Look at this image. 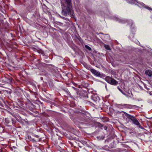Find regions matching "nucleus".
<instances>
[{
    "mask_svg": "<svg viewBox=\"0 0 152 152\" xmlns=\"http://www.w3.org/2000/svg\"><path fill=\"white\" fill-rule=\"evenodd\" d=\"M104 129L105 130H106L107 129V127L105 126L104 127Z\"/></svg>",
    "mask_w": 152,
    "mask_h": 152,
    "instance_id": "obj_28",
    "label": "nucleus"
},
{
    "mask_svg": "<svg viewBox=\"0 0 152 152\" xmlns=\"http://www.w3.org/2000/svg\"><path fill=\"white\" fill-rule=\"evenodd\" d=\"M82 64L88 70H90L91 69V66L89 65H88L85 62L82 63Z\"/></svg>",
    "mask_w": 152,
    "mask_h": 152,
    "instance_id": "obj_6",
    "label": "nucleus"
},
{
    "mask_svg": "<svg viewBox=\"0 0 152 152\" xmlns=\"http://www.w3.org/2000/svg\"><path fill=\"white\" fill-rule=\"evenodd\" d=\"M7 81L8 83H11L12 81V78L11 77H9L8 78H7Z\"/></svg>",
    "mask_w": 152,
    "mask_h": 152,
    "instance_id": "obj_13",
    "label": "nucleus"
},
{
    "mask_svg": "<svg viewBox=\"0 0 152 152\" xmlns=\"http://www.w3.org/2000/svg\"><path fill=\"white\" fill-rule=\"evenodd\" d=\"M81 143L84 145H86L87 146H88V145L86 141L82 140L81 141Z\"/></svg>",
    "mask_w": 152,
    "mask_h": 152,
    "instance_id": "obj_14",
    "label": "nucleus"
},
{
    "mask_svg": "<svg viewBox=\"0 0 152 152\" xmlns=\"http://www.w3.org/2000/svg\"><path fill=\"white\" fill-rule=\"evenodd\" d=\"M104 47L105 49L107 50H111V48L110 46L107 45H106L105 44H104Z\"/></svg>",
    "mask_w": 152,
    "mask_h": 152,
    "instance_id": "obj_11",
    "label": "nucleus"
},
{
    "mask_svg": "<svg viewBox=\"0 0 152 152\" xmlns=\"http://www.w3.org/2000/svg\"><path fill=\"white\" fill-rule=\"evenodd\" d=\"M81 94H82V96H83V94L82 93Z\"/></svg>",
    "mask_w": 152,
    "mask_h": 152,
    "instance_id": "obj_33",
    "label": "nucleus"
},
{
    "mask_svg": "<svg viewBox=\"0 0 152 152\" xmlns=\"http://www.w3.org/2000/svg\"><path fill=\"white\" fill-rule=\"evenodd\" d=\"M67 5L65 6L61 2L62 7V14L65 16L70 15L71 13V9L72 8V0H65Z\"/></svg>",
    "mask_w": 152,
    "mask_h": 152,
    "instance_id": "obj_1",
    "label": "nucleus"
},
{
    "mask_svg": "<svg viewBox=\"0 0 152 152\" xmlns=\"http://www.w3.org/2000/svg\"><path fill=\"white\" fill-rule=\"evenodd\" d=\"M145 8L149 10H152V9L151 7L147 6L145 7Z\"/></svg>",
    "mask_w": 152,
    "mask_h": 152,
    "instance_id": "obj_23",
    "label": "nucleus"
},
{
    "mask_svg": "<svg viewBox=\"0 0 152 152\" xmlns=\"http://www.w3.org/2000/svg\"><path fill=\"white\" fill-rule=\"evenodd\" d=\"M118 82L116 80L112 78L110 84L114 86H116L118 85Z\"/></svg>",
    "mask_w": 152,
    "mask_h": 152,
    "instance_id": "obj_5",
    "label": "nucleus"
},
{
    "mask_svg": "<svg viewBox=\"0 0 152 152\" xmlns=\"http://www.w3.org/2000/svg\"><path fill=\"white\" fill-rule=\"evenodd\" d=\"M5 122L7 124H9L10 123V120L8 118H6L5 119Z\"/></svg>",
    "mask_w": 152,
    "mask_h": 152,
    "instance_id": "obj_18",
    "label": "nucleus"
},
{
    "mask_svg": "<svg viewBox=\"0 0 152 152\" xmlns=\"http://www.w3.org/2000/svg\"><path fill=\"white\" fill-rule=\"evenodd\" d=\"M149 94L150 95H152V92H150L149 93Z\"/></svg>",
    "mask_w": 152,
    "mask_h": 152,
    "instance_id": "obj_27",
    "label": "nucleus"
},
{
    "mask_svg": "<svg viewBox=\"0 0 152 152\" xmlns=\"http://www.w3.org/2000/svg\"><path fill=\"white\" fill-rule=\"evenodd\" d=\"M104 137H101V139H102V140H103L104 139Z\"/></svg>",
    "mask_w": 152,
    "mask_h": 152,
    "instance_id": "obj_25",
    "label": "nucleus"
},
{
    "mask_svg": "<svg viewBox=\"0 0 152 152\" xmlns=\"http://www.w3.org/2000/svg\"><path fill=\"white\" fill-rule=\"evenodd\" d=\"M72 88L74 90H75V91H76L77 93V95H78V93L79 92V91H79L78 89L77 88H76L74 87H73Z\"/></svg>",
    "mask_w": 152,
    "mask_h": 152,
    "instance_id": "obj_20",
    "label": "nucleus"
},
{
    "mask_svg": "<svg viewBox=\"0 0 152 152\" xmlns=\"http://www.w3.org/2000/svg\"><path fill=\"white\" fill-rule=\"evenodd\" d=\"M85 48L89 51L91 50V48L88 46L87 45H85Z\"/></svg>",
    "mask_w": 152,
    "mask_h": 152,
    "instance_id": "obj_15",
    "label": "nucleus"
},
{
    "mask_svg": "<svg viewBox=\"0 0 152 152\" xmlns=\"http://www.w3.org/2000/svg\"><path fill=\"white\" fill-rule=\"evenodd\" d=\"M112 77L109 76H107L105 78V80L109 84L110 83Z\"/></svg>",
    "mask_w": 152,
    "mask_h": 152,
    "instance_id": "obj_7",
    "label": "nucleus"
},
{
    "mask_svg": "<svg viewBox=\"0 0 152 152\" xmlns=\"http://www.w3.org/2000/svg\"><path fill=\"white\" fill-rule=\"evenodd\" d=\"M11 121L12 122V124H15L16 122L15 119V118H11Z\"/></svg>",
    "mask_w": 152,
    "mask_h": 152,
    "instance_id": "obj_17",
    "label": "nucleus"
},
{
    "mask_svg": "<svg viewBox=\"0 0 152 152\" xmlns=\"http://www.w3.org/2000/svg\"><path fill=\"white\" fill-rule=\"evenodd\" d=\"M122 106L124 107H125L128 108H131L134 105L128 104H123L121 105Z\"/></svg>",
    "mask_w": 152,
    "mask_h": 152,
    "instance_id": "obj_9",
    "label": "nucleus"
},
{
    "mask_svg": "<svg viewBox=\"0 0 152 152\" xmlns=\"http://www.w3.org/2000/svg\"><path fill=\"white\" fill-rule=\"evenodd\" d=\"M129 25H130V27H132L133 24L132 21L131 20H130L129 21Z\"/></svg>",
    "mask_w": 152,
    "mask_h": 152,
    "instance_id": "obj_21",
    "label": "nucleus"
},
{
    "mask_svg": "<svg viewBox=\"0 0 152 152\" xmlns=\"http://www.w3.org/2000/svg\"><path fill=\"white\" fill-rule=\"evenodd\" d=\"M105 149L107 151H109V150L108 148H105Z\"/></svg>",
    "mask_w": 152,
    "mask_h": 152,
    "instance_id": "obj_26",
    "label": "nucleus"
},
{
    "mask_svg": "<svg viewBox=\"0 0 152 152\" xmlns=\"http://www.w3.org/2000/svg\"><path fill=\"white\" fill-rule=\"evenodd\" d=\"M90 71L92 74H94L95 76L97 77H99V76H100V72L99 71H97L95 69L91 68Z\"/></svg>",
    "mask_w": 152,
    "mask_h": 152,
    "instance_id": "obj_3",
    "label": "nucleus"
},
{
    "mask_svg": "<svg viewBox=\"0 0 152 152\" xmlns=\"http://www.w3.org/2000/svg\"><path fill=\"white\" fill-rule=\"evenodd\" d=\"M10 113L11 115H12L13 116H14L15 118H16V116L13 113H12L10 112Z\"/></svg>",
    "mask_w": 152,
    "mask_h": 152,
    "instance_id": "obj_24",
    "label": "nucleus"
},
{
    "mask_svg": "<svg viewBox=\"0 0 152 152\" xmlns=\"http://www.w3.org/2000/svg\"><path fill=\"white\" fill-rule=\"evenodd\" d=\"M42 65L43 66H44L45 67H48V66H52V64H47L45 63H43Z\"/></svg>",
    "mask_w": 152,
    "mask_h": 152,
    "instance_id": "obj_19",
    "label": "nucleus"
},
{
    "mask_svg": "<svg viewBox=\"0 0 152 152\" xmlns=\"http://www.w3.org/2000/svg\"><path fill=\"white\" fill-rule=\"evenodd\" d=\"M99 77H100L105 79V77H106V76L105 75L103 74H101L100 73V76H99Z\"/></svg>",
    "mask_w": 152,
    "mask_h": 152,
    "instance_id": "obj_16",
    "label": "nucleus"
},
{
    "mask_svg": "<svg viewBox=\"0 0 152 152\" xmlns=\"http://www.w3.org/2000/svg\"><path fill=\"white\" fill-rule=\"evenodd\" d=\"M124 113L127 118L131 120L132 121L133 124L138 126L139 128L141 129H143L142 126H141L139 122L135 117L125 112H124Z\"/></svg>",
    "mask_w": 152,
    "mask_h": 152,
    "instance_id": "obj_2",
    "label": "nucleus"
},
{
    "mask_svg": "<svg viewBox=\"0 0 152 152\" xmlns=\"http://www.w3.org/2000/svg\"><path fill=\"white\" fill-rule=\"evenodd\" d=\"M45 61H46V62L47 63L49 62L48 61L45 60Z\"/></svg>",
    "mask_w": 152,
    "mask_h": 152,
    "instance_id": "obj_29",
    "label": "nucleus"
},
{
    "mask_svg": "<svg viewBox=\"0 0 152 152\" xmlns=\"http://www.w3.org/2000/svg\"><path fill=\"white\" fill-rule=\"evenodd\" d=\"M113 58H106V59L107 61H108L109 60L110 61V63L113 64H119V62H118L117 60H115Z\"/></svg>",
    "mask_w": 152,
    "mask_h": 152,
    "instance_id": "obj_4",
    "label": "nucleus"
},
{
    "mask_svg": "<svg viewBox=\"0 0 152 152\" xmlns=\"http://www.w3.org/2000/svg\"><path fill=\"white\" fill-rule=\"evenodd\" d=\"M37 60H38V63H40V62H39L40 60H39V59H38Z\"/></svg>",
    "mask_w": 152,
    "mask_h": 152,
    "instance_id": "obj_31",
    "label": "nucleus"
},
{
    "mask_svg": "<svg viewBox=\"0 0 152 152\" xmlns=\"http://www.w3.org/2000/svg\"><path fill=\"white\" fill-rule=\"evenodd\" d=\"M105 87L106 89L107 90V85H106H106H105Z\"/></svg>",
    "mask_w": 152,
    "mask_h": 152,
    "instance_id": "obj_30",
    "label": "nucleus"
},
{
    "mask_svg": "<svg viewBox=\"0 0 152 152\" xmlns=\"http://www.w3.org/2000/svg\"><path fill=\"white\" fill-rule=\"evenodd\" d=\"M81 117H84L85 118H83L82 120V121H85L86 120V115L85 113H81L80 114Z\"/></svg>",
    "mask_w": 152,
    "mask_h": 152,
    "instance_id": "obj_12",
    "label": "nucleus"
},
{
    "mask_svg": "<svg viewBox=\"0 0 152 152\" xmlns=\"http://www.w3.org/2000/svg\"><path fill=\"white\" fill-rule=\"evenodd\" d=\"M91 98L92 100L94 101H97L98 97L95 94L92 95L91 96Z\"/></svg>",
    "mask_w": 152,
    "mask_h": 152,
    "instance_id": "obj_8",
    "label": "nucleus"
},
{
    "mask_svg": "<svg viewBox=\"0 0 152 152\" xmlns=\"http://www.w3.org/2000/svg\"><path fill=\"white\" fill-rule=\"evenodd\" d=\"M118 89L122 93V94H123L124 95H126V94L124 93L123 91L121 90L120 88H118Z\"/></svg>",
    "mask_w": 152,
    "mask_h": 152,
    "instance_id": "obj_22",
    "label": "nucleus"
},
{
    "mask_svg": "<svg viewBox=\"0 0 152 152\" xmlns=\"http://www.w3.org/2000/svg\"><path fill=\"white\" fill-rule=\"evenodd\" d=\"M145 73L149 76H151L152 75V71L151 70H148L145 71Z\"/></svg>",
    "mask_w": 152,
    "mask_h": 152,
    "instance_id": "obj_10",
    "label": "nucleus"
},
{
    "mask_svg": "<svg viewBox=\"0 0 152 152\" xmlns=\"http://www.w3.org/2000/svg\"><path fill=\"white\" fill-rule=\"evenodd\" d=\"M87 94H86V95L85 96V97H86L87 96Z\"/></svg>",
    "mask_w": 152,
    "mask_h": 152,
    "instance_id": "obj_32",
    "label": "nucleus"
}]
</instances>
